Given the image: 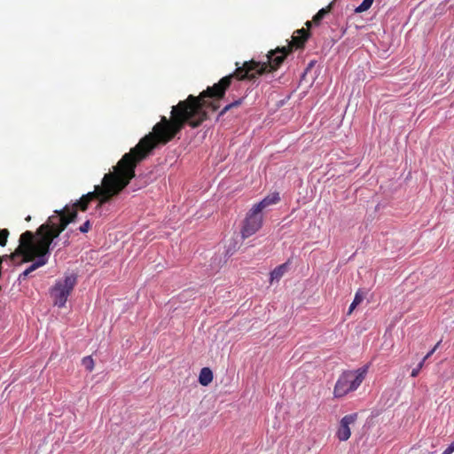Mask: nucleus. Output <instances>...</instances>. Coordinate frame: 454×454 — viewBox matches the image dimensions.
<instances>
[{"instance_id": "1", "label": "nucleus", "mask_w": 454, "mask_h": 454, "mask_svg": "<svg viewBox=\"0 0 454 454\" xmlns=\"http://www.w3.org/2000/svg\"><path fill=\"white\" fill-rule=\"evenodd\" d=\"M291 52L290 47H278L267 54V62L251 59L245 61L241 66L236 62V70L223 76L213 86H208L198 96L189 95L184 100H180L171 107L170 114L182 127L185 125L192 129L200 127L208 119L207 109L216 111L220 108V100L225 96L227 90L233 81H254L258 76L271 73L279 68L286 56Z\"/></svg>"}, {"instance_id": "2", "label": "nucleus", "mask_w": 454, "mask_h": 454, "mask_svg": "<svg viewBox=\"0 0 454 454\" xmlns=\"http://www.w3.org/2000/svg\"><path fill=\"white\" fill-rule=\"evenodd\" d=\"M182 127L175 117L161 116L160 121L153 127L152 132L142 137L139 142L125 153L114 167L113 172L104 176L101 185H96L93 192H90L83 198L90 203L94 200H99V206L110 200L120 193L135 177L137 166L159 145H165L172 141L182 130Z\"/></svg>"}, {"instance_id": "3", "label": "nucleus", "mask_w": 454, "mask_h": 454, "mask_svg": "<svg viewBox=\"0 0 454 454\" xmlns=\"http://www.w3.org/2000/svg\"><path fill=\"white\" fill-rule=\"evenodd\" d=\"M89 204L82 196L72 207L66 206L61 210H56L55 215H51L47 222L37 229V240L30 231H26L20 235V244L10 258L16 263L34 262L20 275V280L25 279L31 272L46 264L48 261L46 255L49 254L52 241L70 223L74 221L77 210L86 211Z\"/></svg>"}, {"instance_id": "4", "label": "nucleus", "mask_w": 454, "mask_h": 454, "mask_svg": "<svg viewBox=\"0 0 454 454\" xmlns=\"http://www.w3.org/2000/svg\"><path fill=\"white\" fill-rule=\"evenodd\" d=\"M369 365H364L355 371L344 372L336 381L333 389L335 397L340 398L349 392L355 391L361 385L368 372Z\"/></svg>"}, {"instance_id": "5", "label": "nucleus", "mask_w": 454, "mask_h": 454, "mask_svg": "<svg viewBox=\"0 0 454 454\" xmlns=\"http://www.w3.org/2000/svg\"><path fill=\"white\" fill-rule=\"evenodd\" d=\"M75 283L76 278L74 275L67 276L64 279L56 282L54 286L51 289V296L55 305L59 308L65 305Z\"/></svg>"}, {"instance_id": "6", "label": "nucleus", "mask_w": 454, "mask_h": 454, "mask_svg": "<svg viewBox=\"0 0 454 454\" xmlns=\"http://www.w3.org/2000/svg\"><path fill=\"white\" fill-rule=\"evenodd\" d=\"M262 214L257 212L254 207H252L247 212L243 221V225L240 231L241 238L246 239L256 233L262 228Z\"/></svg>"}, {"instance_id": "7", "label": "nucleus", "mask_w": 454, "mask_h": 454, "mask_svg": "<svg viewBox=\"0 0 454 454\" xmlns=\"http://www.w3.org/2000/svg\"><path fill=\"white\" fill-rule=\"evenodd\" d=\"M356 419V413L346 415L341 419L336 434L340 441H347L350 437L351 432L349 426L354 424Z\"/></svg>"}, {"instance_id": "8", "label": "nucleus", "mask_w": 454, "mask_h": 454, "mask_svg": "<svg viewBox=\"0 0 454 454\" xmlns=\"http://www.w3.org/2000/svg\"><path fill=\"white\" fill-rule=\"evenodd\" d=\"M309 33L308 32V30H306L305 28L298 29L294 33L292 36V41L290 42L287 47H290L291 50L293 49V47L301 49L304 47L305 43L309 39Z\"/></svg>"}, {"instance_id": "9", "label": "nucleus", "mask_w": 454, "mask_h": 454, "mask_svg": "<svg viewBox=\"0 0 454 454\" xmlns=\"http://www.w3.org/2000/svg\"><path fill=\"white\" fill-rule=\"evenodd\" d=\"M279 200H280L279 193L274 192V193L265 197L260 202L254 204L253 206V207L254 208V210H256L257 212L262 214L263 209H265L266 207H268L271 205L277 204Z\"/></svg>"}, {"instance_id": "10", "label": "nucleus", "mask_w": 454, "mask_h": 454, "mask_svg": "<svg viewBox=\"0 0 454 454\" xmlns=\"http://www.w3.org/2000/svg\"><path fill=\"white\" fill-rule=\"evenodd\" d=\"M287 269H288L287 262L276 267L270 272V283H272L274 281H278L284 276V274L287 271Z\"/></svg>"}, {"instance_id": "11", "label": "nucleus", "mask_w": 454, "mask_h": 454, "mask_svg": "<svg viewBox=\"0 0 454 454\" xmlns=\"http://www.w3.org/2000/svg\"><path fill=\"white\" fill-rule=\"evenodd\" d=\"M212 380H213L212 371L207 367L202 368L200 372L199 382L202 386H207Z\"/></svg>"}, {"instance_id": "12", "label": "nucleus", "mask_w": 454, "mask_h": 454, "mask_svg": "<svg viewBox=\"0 0 454 454\" xmlns=\"http://www.w3.org/2000/svg\"><path fill=\"white\" fill-rule=\"evenodd\" d=\"M332 8V4H330L327 7L320 9L317 14L313 17L312 21L316 24H318L324 17L330 12Z\"/></svg>"}, {"instance_id": "13", "label": "nucleus", "mask_w": 454, "mask_h": 454, "mask_svg": "<svg viewBox=\"0 0 454 454\" xmlns=\"http://www.w3.org/2000/svg\"><path fill=\"white\" fill-rule=\"evenodd\" d=\"M243 102V98H239L237 100H234L233 102L226 105L222 110L221 112L219 113L218 114V117H221L223 116L224 114H226L229 110L234 108V107H238Z\"/></svg>"}, {"instance_id": "14", "label": "nucleus", "mask_w": 454, "mask_h": 454, "mask_svg": "<svg viewBox=\"0 0 454 454\" xmlns=\"http://www.w3.org/2000/svg\"><path fill=\"white\" fill-rule=\"evenodd\" d=\"M374 0H364L360 5H358L355 12L357 13L364 12L370 9Z\"/></svg>"}, {"instance_id": "15", "label": "nucleus", "mask_w": 454, "mask_h": 454, "mask_svg": "<svg viewBox=\"0 0 454 454\" xmlns=\"http://www.w3.org/2000/svg\"><path fill=\"white\" fill-rule=\"evenodd\" d=\"M82 365L84 366V368L88 371H92L93 367H94V361L93 359L90 357V356H86L82 359Z\"/></svg>"}, {"instance_id": "16", "label": "nucleus", "mask_w": 454, "mask_h": 454, "mask_svg": "<svg viewBox=\"0 0 454 454\" xmlns=\"http://www.w3.org/2000/svg\"><path fill=\"white\" fill-rule=\"evenodd\" d=\"M363 299H364L363 296L359 293H356L355 299H354L353 302L350 304L348 312H352L356 309V305L359 304L363 301Z\"/></svg>"}, {"instance_id": "17", "label": "nucleus", "mask_w": 454, "mask_h": 454, "mask_svg": "<svg viewBox=\"0 0 454 454\" xmlns=\"http://www.w3.org/2000/svg\"><path fill=\"white\" fill-rule=\"evenodd\" d=\"M425 362L426 360L423 358L419 363V364L417 365L416 368H414L412 371H411V377H417L420 372V370L423 368L424 364H425Z\"/></svg>"}, {"instance_id": "18", "label": "nucleus", "mask_w": 454, "mask_h": 454, "mask_svg": "<svg viewBox=\"0 0 454 454\" xmlns=\"http://www.w3.org/2000/svg\"><path fill=\"white\" fill-rule=\"evenodd\" d=\"M91 227V223L89 220H87L82 225L79 227V231L82 233H87Z\"/></svg>"}, {"instance_id": "19", "label": "nucleus", "mask_w": 454, "mask_h": 454, "mask_svg": "<svg viewBox=\"0 0 454 454\" xmlns=\"http://www.w3.org/2000/svg\"><path fill=\"white\" fill-rule=\"evenodd\" d=\"M8 236L9 231L7 229H2V247L6 245Z\"/></svg>"}, {"instance_id": "20", "label": "nucleus", "mask_w": 454, "mask_h": 454, "mask_svg": "<svg viewBox=\"0 0 454 454\" xmlns=\"http://www.w3.org/2000/svg\"><path fill=\"white\" fill-rule=\"evenodd\" d=\"M442 340H439L435 345L434 347L425 356L424 359L427 360L428 359L434 352L435 350L438 348V347L440 346Z\"/></svg>"}, {"instance_id": "21", "label": "nucleus", "mask_w": 454, "mask_h": 454, "mask_svg": "<svg viewBox=\"0 0 454 454\" xmlns=\"http://www.w3.org/2000/svg\"><path fill=\"white\" fill-rule=\"evenodd\" d=\"M454 452V442H451L442 454H451Z\"/></svg>"}, {"instance_id": "22", "label": "nucleus", "mask_w": 454, "mask_h": 454, "mask_svg": "<svg viewBox=\"0 0 454 454\" xmlns=\"http://www.w3.org/2000/svg\"><path fill=\"white\" fill-rule=\"evenodd\" d=\"M305 25L307 26L308 28H309L311 27V21H307Z\"/></svg>"}, {"instance_id": "23", "label": "nucleus", "mask_w": 454, "mask_h": 454, "mask_svg": "<svg viewBox=\"0 0 454 454\" xmlns=\"http://www.w3.org/2000/svg\"><path fill=\"white\" fill-rule=\"evenodd\" d=\"M31 217L30 215H28L27 218H26V221H30Z\"/></svg>"}]
</instances>
